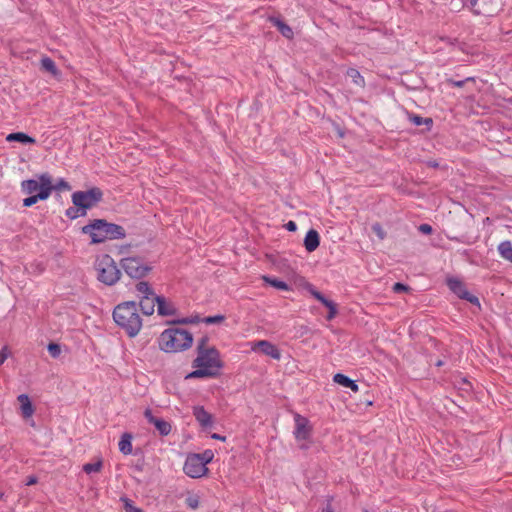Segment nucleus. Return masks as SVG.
<instances>
[{"label":"nucleus","mask_w":512,"mask_h":512,"mask_svg":"<svg viewBox=\"0 0 512 512\" xmlns=\"http://www.w3.org/2000/svg\"><path fill=\"white\" fill-rule=\"evenodd\" d=\"M183 471L188 477L196 479L206 476L209 469L203 464L197 453H191L186 457Z\"/></svg>","instance_id":"6e6552de"},{"label":"nucleus","mask_w":512,"mask_h":512,"mask_svg":"<svg viewBox=\"0 0 512 512\" xmlns=\"http://www.w3.org/2000/svg\"><path fill=\"white\" fill-rule=\"evenodd\" d=\"M472 80V78H467L466 80L461 81H455V80H449V82L455 86V87H463L466 81Z\"/></svg>","instance_id":"c03bdc74"},{"label":"nucleus","mask_w":512,"mask_h":512,"mask_svg":"<svg viewBox=\"0 0 512 512\" xmlns=\"http://www.w3.org/2000/svg\"><path fill=\"white\" fill-rule=\"evenodd\" d=\"M263 280H264V282H266L267 284L271 285L272 287H274L276 289L283 290V291L290 290V287L284 281H281V280H278L275 278H271L269 276H263Z\"/></svg>","instance_id":"c85d7f7f"},{"label":"nucleus","mask_w":512,"mask_h":512,"mask_svg":"<svg viewBox=\"0 0 512 512\" xmlns=\"http://www.w3.org/2000/svg\"><path fill=\"white\" fill-rule=\"evenodd\" d=\"M294 421H295V429H294V437L298 442H304L308 441L312 434V426L310 424V421L298 414H294Z\"/></svg>","instance_id":"1a4fd4ad"},{"label":"nucleus","mask_w":512,"mask_h":512,"mask_svg":"<svg viewBox=\"0 0 512 512\" xmlns=\"http://www.w3.org/2000/svg\"><path fill=\"white\" fill-rule=\"evenodd\" d=\"M193 367L195 370L186 376L187 379L216 377L223 367L219 351L208 345L207 338H202L198 343Z\"/></svg>","instance_id":"f257e3e1"},{"label":"nucleus","mask_w":512,"mask_h":512,"mask_svg":"<svg viewBox=\"0 0 512 512\" xmlns=\"http://www.w3.org/2000/svg\"><path fill=\"white\" fill-rule=\"evenodd\" d=\"M186 504L188 507H190L191 509H196L198 508L199 506V498L198 496H189L186 498Z\"/></svg>","instance_id":"c9c22d12"},{"label":"nucleus","mask_w":512,"mask_h":512,"mask_svg":"<svg viewBox=\"0 0 512 512\" xmlns=\"http://www.w3.org/2000/svg\"><path fill=\"white\" fill-rule=\"evenodd\" d=\"M66 216L69 217L70 219H75V218H78L81 215V208H78L75 206V208L71 207V208H68L66 210Z\"/></svg>","instance_id":"f704fd0d"},{"label":"nucleus","mask_w":512,"mask_h":512,"mask_svg":"<svg viewBox=\"0 0 512 512\" xmlns=\"http://www.w3.org/2000/svg\"><path fill=\"white\" fill-rule=\"evenodd\" d=\"M144 417L150 424L154 425L161 436H167L171 433V423L162 418L156 417L150 408H147L144 411Z\"/></svg>","instance_id":"f8f14e48"},{"label":"nucleus","mask_w":512,"mask_h":512,"mask_svg":"<svg viewBox=\"0 0 512 512\" xmlns=\"http://www.w3.org/2000/svg\"><path fill=\"white\" fill-rule=\"evenodd\" d=\"M270 22L278 28L279 32L287 39H292L294 36L293 30L286 23L278 18H271Z\"/></svg>","instance_id":"5701e85b"},{"label":"nucleus","mask_w":512,"mask_h":512,"mask_svg":"<svg viewBox=\"0 0 512 512\" xmlns=\"http://www.w3.org/2000/svg\"><path fill=\"white\" fill-rule=\"evenodd\" d=\"M309 292L316 300H318L319 302H321L324 306H326L328 308L329 313L327 315V320H332L333 318H335V316L337 314L336 304L334 302H332L331 300H328L327 298H325L319 291H317L313 287L309 288Z\"/></svg>","instance_id":"4468645a"},{"label":"nucleus","mask_w":512,"mask_h":512,"mask_svg":"<svg viewBox=\"0 0 512 512\" xmlns=\"http://www.w3.org/2000/svg\"><path fill=\"white\" fill-rule=\"evenodd\" d=\"M419 231L424 234H431L432 233V227L429 224H421L419 226Z\"/></svg>","instance_id":"79ce46f5"},{"label":"nucleus","mask_w":512,"mask_h":512,"mask_svg":"<svg viewBox=\"0 0 512 512\" xmlns=\"http://www.w3.org/2000/svg\"><path fill=\"white\" fill-rule=\"evenodd\" d=\"M155 304V297H143V299L140 302L141 309L143 313L146 315H151L154 312Z\"/></svg>","instance_id":"393cba45"},{"label":"nucleus","mask_w":512,"mask_h":512,"mask_svg":"<svg viewBox=\"0 0 512 512\" xmlns=\"http://www.w3.org/2000/svg\"><path fill=\"white\" fill-rule=\"evenodd\" d=\"M251 349L253 351L260 350L264 355H267L275 360H280L281 358V352L278 347L267 340H259L253 342Z\"/></svg>","instance_id":"ddd939ff"},{"label":"nucleus","mask_w":512,"mask_h":512,"mask_svg":"<svg viewBox=\"0 0 512 512\" xmlns=\"http://www.w3.org/2000/svg\"><path fill=\"white\" fill-rule=\"evenodd\" d=\"M118 446L121 453H123L124 455H130L133 451L132 435L129 433H124L121 436Z\"/></svg>","instance_id":"412c9836"},{"label":"nucleus","mask_w":512,"mask_h":512,"mask_svg":"<svg viewBox=\"0 0 512 512\" xmlns=\"http://www.w3.org/2000/svg\"><path fill=\"white\" fill-rule=\"evenodd\" d=\"M44 190L39 191L37 194L31 195L23 200L24 207H31L36 204L39 200H46L51 195V188L49 187V182L44 178Z\"/></svg>","instance_id":"2eb2a0df"},{"label":"nucleus","mask_w":512,"mask_h":512,"mask_svg":"<svg viewBox=\"0 0 512 512\" xmlns=\"http://www.w3.org/2000/svg\"><path fill=\"white\" fill-rule=\"evenodd\" d=\"M333 381L343 387L350 388L353 392L359 391V386L356 384V382L344 374H335L333 377Z\"/></svg>","instance_id":"aec40b11"},{"label":"nucleus","mask_w":512,"mask_h":512,"mask_svg":"<svg viewBox=\"0 0 512 512\" xmlns=\"http://www.w3.org/2000/svg\"><path fill=\"white\" fill-rule=\"evenodd\" d=\"M8 355V348L5 346L0 351V365H2L5 362V360L8 358Z\"/></svg>","instance_id":"a19ab883"},{"label":"nucleus","mask_w":512,"mask_h":512,"mask_svg":"<svg viewBox=\"0 0 512 512\" xmlns=\"http://www.w3.org/2000/svg\"><path fill=\"white\" fill-rule=\"evenodd\" d=\"M96 279L107 285H115L121 278V270L109 254H100L93 263Z\"/></svg>","instance_id":"39448f33"},{"label":"nucleus","mask_w":512,"mask_h":512,"mask_svg":"<svg viewBox=\"0 0 512 512\" xmlns=\"http://www.w3.org/2000/svg\"><path fill=\"white\" fill-rule=\"evenodd\" d=\"M82 232L91 237V243H102L108 239H121L125 237V230L122 226L108 223L105 220H94L82 227Z\"/></svg>","instance_id":"20e7f679"},{"label":"nucleus","mask_w":512,"mask_h":512,"mask_svg":"<svg viewBox=\"0 0 512 512\" xmlns=\"http://www.w3.org/2000/svg\"><path fill=\"white\" fill-rule=\"evenodd\" d=\"M347 76L351 78L352 82L358 87L365 86L364 77L360 74V72L355 68H349L347 70Z\"/></svg>","instance_id":"a878e982"},{"label":"nucleus","mask_w":512,"mask_h":512,"mask_svg":"<svg viewBox=\"0 0 512 512\" xmlns=\"http://www.w3.org/2000/svg\"><path fill=\"white\" fill-rule=\"evenodd\" d=\"M211 437H212L213 439L220 440V441H225V440H226V438H225L224 436H221V435L216 434V433L212 434V436H211Z\"/></svg>","instance_id":"49530a36"},{"label":"nucleus","mask_w":512,"mask_h":512,"mask_svg":"<svg viewBox=\"0 0 512 512\" xmlns=\"http://www.w3.org/2000/svg\"><path fill=\"white\" fill-rule=\"evenodd\" d=\"M321 512H333L330 505H328L326 508H324Z\"/></svg>","instance_id":"de8ad7c7"},{"label":"nucleus","mask_w":512,"mask_h":512,"mask_svg":"<svg viewBox=\"0 0 512 512\" xmlns=\"http://www.w3.org/2000/svg\"><path fill=\"white\" fill-rule=\"evenodd\" d=\"M2 497V494H0V498Z\"/></svg>","instance_id":"3c124183"},{"label":"nucleus","mask_w":512,"mask_h":512,"mask_svg":"<svg viewBox=\"0 0 512 512\" xmlns=\"http://www.w3.org/2000/svg\"><path fill=\"white\" fill-rule=\"evenodd\" d=\"M285 228L288 230V231H291V232H295L297 230V224L296 222L290 220L288 221L286 224H285Z\"/></svg>","instance_id":"37998d69"},{"label":"nucleus","mask_w":512,"mask_h":512,"mask_svg":"<svg viewBox=\"0 0 512 512\" xmlns=\"http://www.w3.org/2000/svg\"><path fill=\"white\" fill-rule=\"evenodd\" d=\"M372 230L380 239H384L385 231L383 230L382 226L379 223H375L372 226Z\"/></svg>","instance_id":"58836bf2"},{"label":"nucleus","mask_w":512,"mask_h":512,"mask_svg":"<svg viewBox=\"0 0 512 512\" xmlns=\"http://www.w3.org/2000/svg\"><path fill=\"white\" fill-rule=\"evenodd\" d=\"M498 252L500 256L512 263V243L510 241H503L498 245Z\"/></svg>","instance_id":"b1692460"},{"label":"nucleus","mask_w":512,"mask_h":512,"mask_svg":"<svg viewBox=\"0 0 512 512\" xmlns=\"http://www.w3.org/2000/svg\"><path fill=\"white\" fill-rule=\"evenodd\" d=\"M37 483V478L35 476H30L26 480V485L31 486Z\"/></svg>","instance_id":"a18cd8bd"},{"label":"nucleus","mask_w":512,"mask_h":512,"mask_svg":"<svg viewBox=\"0 0 512 512\" xmlns=\"http://www.w3.org/2000/svg\"><path fill=\"white\" fill-rule=\"evenodd\" d=\"M71 186L64 179H60L55 186H53V190H70Z\"/></svg>","instance_id":"e433bc0d"},{"label":"nucleus","mask_w":512,"mask_h":512,"mask_svg":"<svg viewBox=\"0 0 512 512\" xmlns=\"http://www.w3.org/2000/svg\"><path fill=\"white\" fill-rule=\"evenodd\" d=\"M115 323L125 330L129 337H135L142 328V319L134 301L118 304L113 311Z\"/></svg>","instance_id":"f03ea898"},{"label":"nucleus","mask_w":512,"mask_h":512,"mask_svg":"<svg viewBox=\"0 0 512 512\" xmlns=\"http://www.w3.org/2000/svg\"><path fill=\"white\" fill-rule=\"evenodd\" d=\"M300 448H302V449H306V448H307V445H306V444H304V443H302V444H300Z\"/></svg>","instance_id":"8fccbe9b"},{"label":"nucleus","mask_w":512,"mask_h":512,"mask_svg":"<svg viewBox=\"0 0 512 512\" xmlns=\"http://www.w3.org/2000/svg\"><path fill=\"white\" fill-rule=\"evenodd\" d=\"M365 512H367V511H365Z\"/></svg>","instance_id":"603ef678"},{"label":"nucleus","mask_w":512,"mask_h":512,"mask_svg":"<svg viewBox=\"0 0 512 512\" xmlns=\"http://www.w3.org/2000/svg\"><path fill=\"white\" fill-rule=\"evenodd\" d=\"M447 285H448L449 289L453 293H455L459 298L465 299L472 304H475L478 306L480 305L479 299L476 296H474L468 292L465 284L461 280H459L457 278H449L447 280Z\"/></svg>","instance_id":"9b49d317"},{"label":"nucleus","mask_w":512,"mask_h":512,"mask_svg":"<svg viewBox=\"0 0 512 512\" xmlns=\"http://www.w3.org/2000/svg\"><path fill=\"white\" fill-rule=\"evenodd\" d=\"M44 178L48 180L49 187L51 188V192L53 191V185H52V179L51 176L48 173H43L38 176V179H29L22 182L21 187L23 192L26 194H37L39 191L44 190Z\"/></svg>","instance_id":"9d476101"},{"label":"nucleus","mask_w":512,"mask_h":512,"mask_svg":"<svg viewBox=\"0 0 512 512\" xmlns=\"http://www.w3.org/2000/svg\"><path fill=\"white\" fill-rule=\"evenodd\" d=\"M17 400L20 403L22 417L25 419L30 418L34 414V407L29 396L27 394H20Z\"/></svg>","instance_id":"6ab92c4d"},{"label":"nucleus","mask_w":512,"mask_h":512,"mask_svg":"<svg viewBox=\"0 0 512 512\" xmlns=\"http://www.w3.org/2000/svg\"><path fill=\"white\" fill-rule=\"evenodd\" d=\"M193 415L202 427L211 426L213 423L212 415L203 406H195Z\"/></svg>","instance_id":"dca6fc26"},{"label":"nucleus","mask_w":512,"mask_h":512,"mask_svg":"<svg viewBox=\"0 0 512 512\" xmlns=\"http://www.w3.org/2000/svg\"><path fill=\"white\" fill-rule=\"evenodd\" d=\"M193 343L192 334L186 329L170 327L158 338L159 348L166 353H176L189 349Z\"/></svg>","instance_id":"7ed1b4c3"},{"label":"nucleus","mask_w":512,"mask_h":512,"mask_svg":"<svg viewBox=\"0 0 512 512\" xmlns=\"http://www.w3.org/2000/svg\"><path fill=\"white\" fill-rule=\"evenodd\" d=\"M320 245V236L319 233L314 230L310 229L304 238V247L308 252L315 251Z\"/></svg>","instance_id":"a211bd4d"},{"label":"nucleus","mask_w":512,"mask_h":512,"mask_svg":"<svg viewBox=\"0 0 512 512\" xmlns=\"http://www.w3.org/2000/svg\"><path fill=\"white\" fill-rule=\"evenodd\" d=\"M225 320V316L223 315H215V316H208L202 319V322L205 324H219L222 323Z\"/></svg>","instance_id":"473e14b6"},{"label":"nucleus","mask_w":512,"mask_h":512,"mask_svg":"<svg viewBox=\"0 0 512 512\" xmlns=\"http://www.w3.org/2000/svg\"><path fill=\"white\" fill-rule=\"evenodd\" d=\"M7 142H21L24 144H34L36 140L33 137H30L29 135L23 133V132H16V133H10L6 136Z\"/></svg>","instance_id":"4be33fe9"},{"label":"nucleus","mask_w":512,"mask_h":512,"mask_svg":"<svg viewBox=\"0 0 512 512\" xmlns=\"http://www.w3.org/2000/svg\"><path fill=\"white\" fill-rule=\"evenodd\" d=\"M47 349L53 358H58L61 354V347L57 343H49Z\"/></svg>","instance_id":"72a5a7b5"},{"label":"nucleus","mask_w":512,"mask_h":512,"mask_svg":"<svg viewBox=\"0 0 512 512\" xmlns=\"http://www.w3.org/2000/svg\"><path fill=\"white\" fill-rule=\"evenodd\" d=\"M119 264L125 274L132 279H142L153 270L152 264L139 255L123 257Z\"/></svg>","instance_id":"423d86ee"},{"label":"nucleus","mask_w":512,"mask_h":512,"mask_svg":"<svg viewBox=\"0 0 512 512\" xmlns=\"http://www.w3.org/2000/svg\"><path fill=\"white\" fill-rule=\"evenodd\" d=\"M121 502L123 503L126 512H143L140 508L134 505L132 500L127 497H122Z\"/></svg>","instance_id":"7c9ffc66"},{"label":"nucleus","mask_w":512,"mask_h":512,"mask_svg":"<svg viewBox=\"0 0 512 512\" xmlns=\"http://www.w3.org/2000/svg\"><path fill=\"white\" fill-rule=\"evenodd\" d=\"M477 1H478V0H471V1H470V2H471V6H472V7L476 6Z\"/></svg>","instance_id":"09e8293b"},{"label":"nucleus","mask_w":512,"mask_h":512,"mask_svg":"<svg viewBox=\"0 0 512 512\" xmlns=\"http://www.w3.org/2000/svg\"><path fill=\"white\" fill-rule=\"evenodd\" d=\"M411 120H412V122H413L415 125H418V126H419V125H421V124H423L424 122H425V123H431V122H432V120H431V119H425V120H423V118H422V117L417 116V115H416V116H414Z\"/></svg>","instance_id":"ea45409f"},{"label":"nucleus","mask_w":512,"mask_h":512,"mask_svg":"<svg viewBox=\"0 0 512 512\" xmlns=\"http://www.w3.org/2000/svg\"><path fill=\"white\" fill-rule=\"evenodd\" d=\"M155 300L158 314L162 316H171L176 313V308L172 302H169L165 298L159 296L155 297Z\"/></svg>","instance_id":"f3484780"},{"label":"nucleus","mask_w":512,"mask_h":512,"mask_svg":"<svg viewBox=\"0 0 512 512\" xmlns=\"http://www.w3.org/2000/svg\"><path fill=\"white\" fill-rule=\"evenodd\" d=\"M103 468L102 458H97L94 463H86L83 465V471L87 474L99 473Z\"/></svg>","instance_id":"cd10ccee"},{"label":"nucleus","mask_w":512,"mask_h":512,"mask_svg":"<svg viewBox=\"0 0 512 512\" xmlns=\"http://www.w3.org/2000/svg\"><path fill=\"white\" fill-rule=\"evenodd\" d=\"M197 455L200 456V459L205 466H207V464H209L214 458V452L210 449H207L202 453H197Z\"/></svg>","instance_id":"2f4dec72"},{"label":"nucleus","mask_w":512,"mask_h":512,"mask_svg":"<svg viewBox=\"0 0 512 512\" xmlns=\"http://www.w3.org/2000/svg\"><path fill=\"white\" fill-rule=\"evenodd\" d=\"M392 290L395 293L408 292V291H410V287L397 282L393 285Z\"/></svg>","instance_id":"4c0bfd02"},{"label":"nucleus","mask_w":512,"mask_h":512,"mask_svg":"<svg viewBox=\"0 0 512 512\" xmlns=\"http://www.w3.org/2000/svg\"><path fill=\"white\" fill-rule=\"evenodd\" d=\"M102 197V191L97 187H93L87 191L74 192L72 194V202L76 207L81 208V215H86V210L100 202Z\"/></svg>","instance_id":"0eeeda50"},{"label":"nucleus","mask_w":512,"mask_h":512,"mask_svg":"<svg viewBox=\"0 0 512 512\" xmlns=\"http://www.w3.org/2000/svg\"><path fill=\"white\" fill-rule=\"evenodd\" d=\"M136 288V291L139 293V294H142L144 297H157L152 288L150 287V285L148 284V282H144V281H141L139 283L136 284L135 286Z\"/></svg>","instance_id":"c756f323"},{"label":"nucleus","mask_w":512,"mask_h":512,"mask_svg":"<svg viewBox=\"0 0 512 512\" xmlns=\"http://www.w3.org/2000/svg\"><path fill=\"white\" fill-rule=\"evenodd\" d=\"M41 68L54 76L59 75V71L55 65V62L47 56L41 59Z\"/></svg>","instance_id":"bb28decb"}]
</instances>
